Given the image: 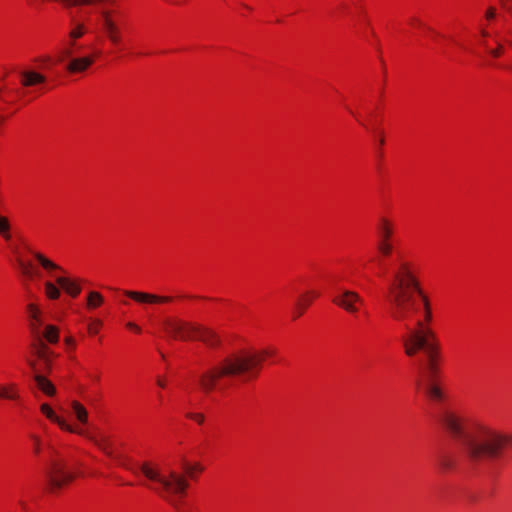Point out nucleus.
Here are the masks:
<instances>
[{
	"instance_id": "1",
	"label": "nucleus",
	"mask_w": 512,
	"mask_h": 512,
	"mask_svg": "<svg viewBox=\"0 0 512 512\" xmlns=\"http://www.w3.org/2000/svg\"><path fill=\"white\" fill-rule=\"evenodd\" d=\"M386 300L390 305L391 317L400 322L405 330L401 337L405 354L415 356L423 351L418 367L417 385L422 387L428 398L439 402L443 392L438 385L439 343L434 331L428 326L432 320L431 304L421 289L411 262L398 257L391 271Z\"/></svg>"
},
{
	"instance_id": "2",
	"label": "nucleus",
	"mask_w": 512,
	"mask_h": 512,
	"mask_svg": "<svg viewBox=\"0 0 512 512\" xmlns=\"http://www.w3.org/2000/svg\"><path fill=\"white\" fill-rule=\"evenodd\" d=\"M445 430L456 440L466 459L472 464L492 461L501 457L510 438L482 422H468L452 412L440 419Z\"/></svg>"
},
{
	"instance_id": "3",
	"label": "nucleus",
	"mask_w": 512,
	"mask_h": 512,
	"mask_svg": "<svg viewBox=\"0 0 512 512\" xmlns=\"http://www.w3.org/2000/svg\"><path fill=\"white\" fill-rule=\"evenodd\" d=\"M273 350L264 349L260 352L240 351L222 359L218 365L203 371L198 376L201 390L208 394L215 389H222V380L243 376L256 377L265 357L272 356Z\"/></svg>"
},
{
	"instance_id": "4",
	"label": "nucleus",
	"mask_w": 512,
	"mask_h": 512,
	"mask_svg": "<svg viewBox=\"0 0 512 512\" xmlns=\"http://www.w3.org/2000/svg\"><path fill=\"white\" fill-rule=\"evenodd\" d=\"M133 472L140 471L153 485L149 488L163 497L177 512H181L177 496L185 494L189 483L184 475L170 469L162 472L158 465L150 462L141 463Z\"/></svg>"
},
{
	"instance_id": "5",
	"label": "nucleus",
	"mask_w": 512,
	"mask_h": 512,
	"mask_svg": "<svg viewBox=\"0 0 512 512\" xmlns=\"http://www.w3.org/2000/svg\"><path fill=\"white\" fill-rule=\"evenodd\" d=\"M48 449L53 457L49 460L46 476L49 490L55 492L73 481L75 474L68 470L65 460L57 457V451L51 445H48Z\"/></svg>"
},
{
	"instance_id": "6",
	"label": "nucleus",
	"mask_w": 512,
	"mask_h": 512,
	"mask_svg": "<svg viewBox=\"0 0 512 512\" xmlns=\"http://www.w3.org/2000/svg\"><path fill=\"white\" fill-rule=\"evenodd\" d=\"M33 256L35 259L39 262V264L50 273V275L53 277L52 272L53 271H61L62 268L52 262L50 259L46 258L44 255L38 252H33ZM56 283L70 296L76 297L80 291L81 288L78 283L75 281L63 277V276H54Z\"/></svg>"
},
{
	"instance_id": "7",
	"label": "nucleus",
	"mask_w": 512,
	"mask_h": 512,
	"mask_svg": "<svg viewBox=\"0 0 512 512\" xmlns=\"http://www.w3.org/2000/svg\"><path fill=\"white\" fill-rule=\"evenodd\" d=\"M166 331L174 338L188 340L194 338V331L198 328L197 324L184 322L181 320H167L164 323Z\"/></svg>"
},
{
	"instance_id": "8",
	"label": "nucleus",
	"mask_w": 512,
	"mask_h": 512,
	"mask_svg": "<svg viewBox=\"0 0 512 512\" xmlns=\"http://www.w3.org/2000/svg\"><path fill=\"white\" fill-rule=\"evenodd\" d=\"M332 302L346 312L355 314L359 310V305L363 304V299L355 291L344 289L332 299Z\"/></svg>"
},
{
	"instance_id": "9",
	"label": "nucleus",
	"mask_w": 512,
	"mask_h": 512,
	"mask_svg": "<svg viewBox=\"0 0 512 512\" xmlns=\"http://www.w3.org/2000/svg\"><path fill=\"white\" fill-rule=\"evenodd\" d=\"M64 58H70V61L68 62L67 66H66L67 71L70 73L84 72L94 62L93 56L72 58V49L71 48H67L63 51V56H62V58H60V61H62Z\"/></svg>"
},
{
	"instance_id": "10",
	"label": "nucleus",
	"mask_w": 512,
	"mask_h": 512,
	"mask_svg": "<svg viewBox=\"0 0 512 512\" xmlns=\"http://www.w3.org/2000/svg\"><path fill=\"white\" fill-rule=\"evenodd\" d=\"M101 25L102 29L107 36V38L113 44H119L121 41L120 28L116 24V22L111 17V12L108 10H101Z\"/></svg>"
},
{
	"instance_id": "11",
	"label": "nucleus",
	"mask_w": 512,
	"mask_h": 512,
	"mask_svg": "<svg viewBox=\"0 0 512 512\" xmlns=\"http://www.w3.org/2000/svg\"><path fill=\"white\" fill-rule=\"evenodd\" d=\"M125 295L130 297L136 302L145 303V304H155V303H167L172 301V297L169 296H158L155 294H150L146 292H138V291H125Z\"/></svg>"
},
{
	"instance_id": "12",
	"label": "nucleus",
	"mask_w": 512,
	"mask_h": 512,
	"mask_svg": "<svg viewBox=\"0 0 512 512\" xmlns=\"http://www.w3.org/2000/svg\"><path fill=\"white\" fill-rule=\"evenodd\" d=\"M20 84L23 87H33L46 82V76L32 69L19 71Z\"/></svg>"
},
{
	"instance_id": "13",
	"label": "nucleus",
	"mask_w": 512,
	"mask_h": 512,
	"mask_svg": "<svg viewBox=\"0 0 512 512\" xmlns=\"http://www.w3.org/2000/svg\"><path fill=\"white\" fill-rule=\"evenodd\" d=\"M198 328L199 329L194 331V337L211 348H215L220 345V338L213 330L200 325H198Z\"/></svg>"
},
{
	"instance_id": "14",
	"label": "nucleus",
	"mask_w": 512,
	"mask_h": 512,
	"mask_svg": "<svg viewBox=\"0 0 512 512\" xmlns=\"http://www.w3.org/2000/svg\"><path fill=\"white\" fill-rule=\"evenodd\" d=\"M40 410L49 420L57 423L61 429L66 430L71 433H77L80 435H84V432L82 430L74 429L72 426L68 425L63 419L58 417L48 404H46V403L42 404L40 406Z\"/></svg>"
},
{
	"instance_id": "15",
	"label": "nucleus",
	"mask_w": 512,
	"mask_h": 512,
	"mask_svg": "<svg viewBox=\"0 0 512 512\" xmlns=\"http://www.w3.org/2000/svg\"><path fill=\"white\" fill-rule=\"evenodd\" d=\"M29 366L36 371V364L34 361L29 360L28 361ZM34 380L38 386V388L45 393L48 396H53L56 392V389L54 385L43 375H40L39 373L35 372Z\"/></svg>"
},
{
	"instance_id": "16",
	"label": "nucleus",
	"mask_w": 512,
	"mask_h": 512,
	"mask_svg": "<svg viewBox=\"0 0 512 512\" xmlns=\"http://www.w3.org/2000/svg\"><path fill=\"white\" fill-rule=\"evenodd\" d=\"M377 241H392L393 225L387 218H380L377 226Z\"/></svg>"
},
{
	"instance_id": "17",
	"label": "nucleus",
	"mask_w": 512,
	"mask_h": 512,
	"mask_svg": "<svg viewBox=\"0 0 512 512\" xmlns=\"http://www.w3.org/2000/svg\"><path fill=\"white\" fill-rule=\"evenodd\" d=\"M35 355L41 359L47 369H50V357L53 353L48 349L44 341L38 336L37 343L33 344Z\"/></svg>"
},
{
	"instance_id": "18",
	"label": "nucleus",
	"mask_w": 512,
	"mask_h": 512,
	"mask_svg": "<svg viewBox=\"0 0 512 512\" xmlns=\"http://www.w3.org/2000/svg\"><path fill=\"white\" fill-rule=\"evenodd\" d=\"M318 296L319 293L316 291H308L301 295L296 302L294 318L300 317L304 313L305 309L311 304L312 299Z\"/></svg>"
},
{
	"instance_id": "19",
	"label": "nucleus",
	"mask_w": 512,
	"mask_h": 512,
	"mask_svg": "<svg viewBox=\"0 0 512 512\" xmlns=\"http://www.w3.org/2000/svg\"><path fill=\"white\" fill-rule=\"evenodd\" d=\"M0 399L19 401L20 395L16 384L0 385Z\"/></svg>"
},
{
	"instance_id": "20",
	"label": "nucleus",
	"mask_w": 512,
	"mask_h": 512,
	"mask_svg": "<svg viewBox=\"0 0 512 512\" xmlns=\"http://www.w3.org/2000/svg\"><path fill=\"white\" fill-rule=\"evenodd\" d=\"M27 308H28V311L30 314V318L33 321L32 330L38 337L39 336V327L42 325V321L39 316V310H38L37 306L34 304H29L27 306Z\"/></svg>"
},
{
	"instance_id": "21",
	"label": "nucleus",
	"mask_w": 512,
	"mask_h": 512,
	"mask_svg": "<svg viewBox=\"0 0 512 512\" xmlns=\"http://www.w3.org/2000/svg\"><path fill=\"white\" fill-rule=\"evenodd\" d=\"M74 26L73 28L71 29L70 33H69V37L72 39V40H75V39H78L80 37H82L85 32H86V27L83 23L81 22H74L73 23ZM74 46V42L71 41L70 42V47H73Z\"/></svg>"
},
{
	"instance_id": "22",
	"label": "nucleus",
	"mask_w": 512,
	"mask_h": 512,
	"mask_svg": "<svg viewBox=\"0 0 512 512\" xmlns=\"http://www.w3.org/2000/svg\"><path fill=\"white\" fill-rule=\"evenodd\" d=\"M71 406H72V409H73V412H74L76 418L81 423L85 424L88 420V414H87V410L85 409V407L77 401H73Z\"/></svg>"
},
{
	"instance_id": "23",
	"label": "nucleus",
	"mask_w": 512,
	"mask_h": 512,
	"mask_svg": "<svg viewBox=\"0 0 512 512\" xmlns=\"http://www.w3.org/2000/svg\"><path fill=\"white\" fill-rule=\"evenodd\" d=\"M376 248L379 254L383 257H389L394 249L392 241H377Z\"/></svg>"
},
{
	"instance_id": "24",
	"label": "nucleus",
	"mask_w": 512,
	"mask_h": 512,
	"mask_svg": "<svg viewBox=\"0 0 512 512\" xmlns=\"http://www.w3.org/2000/svg\"><path fill=\"white\" fill-rule=\"evenodd\" d=\"M45 295L52 300L60 297V289L52 282L46 281L44 283Z\"/></svg>"
},
{
	"instance_id": "25",
	"label": "nucleus",
	"mask_w": 512,
	"mask_h": 512,
	"mask_svg": "<svg viewBox=\"0 0 512 512\" xmlns=\"http://www.w3.org/2000/svg\"><path fill=\"white\" fill-rule=\"evenodd\" d=\"M103 303V297L100 293L96 291H91L87 297V306L88 308H96Z\"/></svg>"
},
{
	"instance_id": "26",
	"label": "nucleus",
	"mask_w": 512,
	"mask_h": 512,
	"mask_svg": "<svg viewBox=\"0 0 512 512\" xmlns=\"http://www.w3.org/2000/svg\"><path fill=\"white\" fill-rule=\"evenodd\" d=\"M43 337L50 343H56L59 338L58 329L53 325H47Z\"/></svg>"
},
{
	"instance_id": "27",
	"label": "nucleus",
	"mask_w": 512,
	"mask_h": 512,
	"mask_svg": "<svg viewBox=\"0 0 512 512\" xmlns=\"http://www.w3.org/2000/svg\"><path fill=\"white\" fill-rule=\"evenodd\" d=\"M9 231H10L9 220L6 217L0 215V235H2V237L5 240H9L11 238Z\"/></svg>"
},
{
	"instance_id": "28",
	"label": "nucleus",
	"mask_w": 512,
	"mask_h": 512,
	"mask_svg": "<svg viewBox=\"0 0 512 512\" xmlns=\"http://www.w3.org/2000/svg\"><path fill=\"white\" fill-rule=\"evenodd\" d=\"M29 438L32 441L33 453L37 456L40 455L43 447L42 439L36 434H30Z\"/></svg>"
},
{
	"instance_id": "29",
	"label": "nucleus",
	"mask_w": 512,
	"mask_h": 512,
	"mask_svg": "<svg viewBox=\"0 0 512 512\" xmlns=\"http://www.w3.org/2000/svg\"><path fill=\"white\" fill-rule=\"evenodd\" d=\"M91 441L94 442L95 445H97L103 452H105L107 455L111 456L112 455V451L110 449V445L109 443L102 439V440H98V439H95L93 437H90V436H87Z\"/></svg>"
},
{
	"instance_id": "30",
	"label": "nucleus",
	"mask_w": 512,
	"mask_h": 512,
	"mask_svg": "<svg viewBox=\"0 0 512 512\" xmlns=\"http://www.w3.org/2000/svg\"><path fill=\"white\" fill-rule=\"evenodd\" d=\"M203 466L200 463L185 464L184 470L188 476L193 477L194 472H202Z\"/></svg>"
},
{
	"instance_id": "31",
	"label": "nucleus",
	"mask_w": 512,
	"mask_h": 512,
	"mask_svg": "<svg viewBox=\"0 0 512 512\" xmlns=\"http://www.w3.org/2000/svg\"><path fill=\"white\" fill-rule=\"evenodd\" d=\"M186 417L196 421L198 424H202L204 422V419H205L203 414H201V413H192V412H188L186 414Z\"/></svg>"
},
{
	"instance_id": "32",
	"label": "nucleus",
	"mask_w": 512,
	"mask_h": 512,
	"mask_svg": "<svg viewBox=\"0 0 512 512\" xmlns=\"http://www.w3.org/2000/svg\"><path fill=\"white\" fill-rule=\"evenodd\" d=\"M19 266H20V268H21V270H22V273H23L25 276H27V277H29V278H31V277H32L33 273H32V271H31V265H30V264H26V263H24V262H22V261H19Z\"/></svg>"
},
{
	"instance_id": "33",
	"label": "nucleus",
	"mask_w": 512,
	"mask_h": 512,
	"mask_svg": "<svg viewBox=\"0 0 512 512\" xmlns=\"http://www.w3.org/2000/svg\"><path fill=\"white\" fill-rule=\"evenodd\" d=\"M503 9L512 15V0H499Z\"/></svg>"
},
{
	"instance_id": "34",
	"label": "nucleus",
	"mask_w": 512,
	"mask_h": 512,
	"mask_svg": "<svg viewBox=\"0 0 512 512\" xmlns=\"http://www.w3.org/2000/svg\"><path fill=\"white\" fill-rule=\"evenodd\" d=\"M440 465L443 469H450L453 466L452 461L447 457H442L440 459Z\"/></svg>"
},
{
	"instance_id": "35",
	"label": "nucleus",
	"mask_w": 512,
	"mask_h": 512,
	"mask_svg": "<svg viewBox=\"0 0 512 512\" xmlns=\"http://www.w3.org/2000/svg\"><path fill=\"white\" fill-rule=\"evenodd\" d=\"M101 326L100 320H95L93 324L89 325L88 330L91 334H96Z\"/></svg>"
},
{
	"instance_id": "36",
	"label": "nucleus",
	"mask_w": 512,
	"mask_h": 512,
	"mask_svg": "<svg viewBox=\"0 0 512 512\" xmlns=\"http://www.w3.org/2000/svg\"><path fill=\"white\" fill-rule=\"evenodd\" d=\"M503 51V47L501 44H498V47L496 49H492L490 50V54L493 56V57H499L501 55Z\"/></svg>"
},
{
	"instance_id": "37",
	"label": "nucleus",
	"mask_w": 512,
	"mask_h": 512,
	"mask_svg": "<svg viewBox=\"0 0 512 512\" xmlns=\"http://www.w3.org/2000/svg\"><path fill=\"white\" fill-rule=\"evenodd\" d=\"M495 15H496V10H495V8H494V7H489V8L487 9V11H486V18H487L488 20H491V19H493V18L495 17Z\"/></svg>"
},
{
	"instance_id": "38",
	"label": "nucleus",
	"mask_w": 512,
	"mask_h": 512,
	"mask_svg": "<svg viewBox=\"0 0 512 512\" xmlns=\"http://www.w3.org/2000/svg\"><path fill=\"white\" fill-rule=\"evenodd\" d=\"M127 327L135 330L136 332H140V327L132 322L127 323Z\"/></svg>"
},
{
	"instance_id": "39",
	"label": "nucleus",
	"mask_w": 512,
	"mask_h": 512,
	"mask_svg": "<svg viewBox=\"0 0 512 512\" xmlns=\"http://www.w3.org/2000/svg\"><path fill=\"white\" fill-rule=\"evenodd\" d=\"M157 384H158L160 387H162V388H163V387H165V382H164L163 380H161V379H158V380H157Z\"/></svg>"
},
{
	"instance_id": "40",
	"label": "nucleus",
	"mask_w": 512,
	"mask_h": 512,
	"mask_svg": "<svg viewBox=\"0 0 512 512\" xmlns=\"http://www.w3.org/2000/svg\"><path fill=\"white\" fill-rule=\"evenodd\" d=\"M481 34H482V36H484V37L488 36V33H487V31H485V30H482V31H481Z\"/></svg>"
},
{
	"instance_id": "41",
	"label": "nucleus",
	"mask_w": 512,
	"mask_h": 512,
	"mask_svg": "<svg viewBox=\"0 0 512 512\" xmlns=\"http://www.w3.org/2000/svg\"><path fill=\"white\" fill-rule=\"evenodd\" d=\"M66 342H67V343H71V344H72V343H73V340H72L71 338H67V339H66Z\"/></svg>"
},
{
	"instance_id": "42",
	"label": "nucleus",
	"mask_w": 512,
	"mask_h": 512,
	"mask_svg": "<svg viewBox=\"0 0 512 512\" xmlns=\"http://www.w3.org/2000/svg\"><path fill=\"white\" fill-rule=\"evenodd\" d=\"M416 24L421 25L419 20H413Z\"/></svg>"
}]
</instances>
